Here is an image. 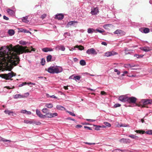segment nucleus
I'll return each instance as SVG.
<instances>
[{"mask_svg": "<svg viewBox=\"0 0 152 152\" xmlns=\"http://www.w3.org/2000/svg\"><path fill=\"white\" fill-rule=\"evenodd\" d=\"M45 106L48 108H51L53 107V104L51 103H47L46 104Z\"/></svg>", "mask_w": 152, "mask_h": 152, "instance_id": "5701e85b", "label": "nucleus"}, {"mask_svg": "<svg viewBox=\"0 0 152 152\" xmlns=\"http://www.w3.org/2000/svg\"><path fill=\"white\" fill-rule=\"evenodd\" d=\"M93 31H94V29L89 28L88 30V32L89 33H92L93 32Z\"/></svg>", "mask_w": 152, "mask_h": 152, "instance_id": "4c0bfd02", "label": "nucleus"}, {"mask_svg": "<svg viewBox=\"0 0 152 152\" xmlns=\"http://www.w3.org/2000/svg\"><path fill=\"white\" fill-rule=\"evenodd\" d=\"M135 132H136L137 133H139L142 134H144L145 132V131L140 130H136V131H135Z\"/></svg>", "mask_w": 152, "mask_h": 152, "instance_id": "b1692460", "label": "nucleus"}, {"mask_svg": "<svg viewBox=\"0 0 152 152\" xmlns=\"http://www.w3.org/2000/svg\"><path fill=\"white\" fill-rule=\"evenodd\" d=\"M47 71L50 73L53 74V66L49 67Z\"/></svg>", "mask_w": 152, "mask_h": 152, "instance_id": "dca6fc26", "label": "nucleus"}, {"mask_svg": "<svg viewBox=\"0 0 152 152\" xmlns=\"http://www.w3.org/2000/svg\"><path fill=\"white\" fill-rule=\"evenodd\" d=\"M3 18L6 20H9V18L5 15L3 16Z\"/></svg>", "mask_w": 152, "mask_h": 152, "instance_id": "bf43d9fd", "label": "nucleus"}, {"mask_svg": "<svg viewBox=\"0 0 152 152\" xmlns=\"http://www.w3.org/2000/svg\"><path fill=\"white\" fill-rule=\"evenodd\" d=\"M110 25H111V24H106L104 25L103 26V27L105 29H107L108 28V27H109L110 26Z\"/></svg>", "mask_w": 152, "mask_h": 152, "instance_id": "e433bc0d", "label": "nucleus"}, {"mask_svg": "<svg viewBox=\"0 0 152 152\" xmlns=\"http://www.w3.org/2000/svg\"><path fill=\"white\" fill-rule=\"evenodd\" d=\"M56 108L57 109L61 110H64L65 109L64 107L60 105H57Z\"/></svg>", "mask_w": 152, "mask_h": 152, "instance_id": "f3484780", "label": "nucleus"}, {"mask_svg": "<svg viewBox=\"0 0 152 152\" xmlns=\"http://www.w3.org/2000/svg\"><path fill=\"white\" fill-rule=\"evenodd\" d=\"M20 44L23 45H25L26 44V43L25 41H20Z\"/></svg>", "mask_w": 152, "mask_h": 152, "instance_id": "5fc2aeb1", "label": "nucleus"}, {"mask_svg": "<svg viewBox=\"0 0 152 152\" xmlns=\"http://www.w3.org/2000/svg\"><path fill=\"white\" fill-rule=\"evenodd\" d=\"M104 123L105 125H106L108 127H110L111 126L110 124L107 122H104Z\"/></svg>", "mask_w": 152, "mask_h": 152, "instance_id": "c03bdc74", "label": "nucleus"}, {"mask_svg": "<svg viewBox=\"0 0 152 152\" xmlns=\"http://www.w3.org/2000/svg\"><path fill=\"white\" fill-rule=\"evenodd\" d=\"M42 112L46 114H47L49 112V110L47 108H44L42 110Z\"/></svg>", "mask_w": 152, "mask_h": 152, "instance_id": "412c9836", "label": "nucleus"}, {"mask_svg": "<svg viewBox=\"0 0 152 152\" xmlns=\"http://www.w3.org/2000/svg\"><path fill=\"white\" fill-rule=\"evenodd\" d=\"M116 54V53H114L113 51L107 52L105 53V56L107 57H109Z\"/></svg>", "mask_w": 152, "mask_h": 152, "instance_id": "9b49d317", "label": "nucleus"}, {"mask_svg": "<svg viewBox=\"0 0 152 152\" xmlns=\"http://www.w3.org/2000/svg\"><path fill=\"white\" fill-rule=\"evenodd\" d=\"M147 134L152 135V130H149L145 132Z\"/></svg>", "mask_w": 152, "mask_h": 152, "instance_id": "a19ab883", "label": "nucleus"}, {"mask_svg": "<svg viewBox=\"0 0 152 152\" xmlns=\"http://www.w3.org/2000/svg\"><path fill=\"white\" fill-rule=\"evenodd\" d=\"M131 50H128L127 48H126L125 50V53L126 55L127 54L129 53V52H128V51H130Z\"/></svg>", "mask_w": 152, "mask_h": 152, "instance_id": "de8ad7c7", "label": "nucleus"}, {"mask_svg": "<svg viewBox=\"0 0 152 152\" xmlns=\"http://www.w3.org/2000/svg\"><path fill=\"white\" fill-rule=\"evenodd\" d=\"M114 71L115 72H117V74L118 75H119L120 73V72H119L117 69H114Z\"/></svg>", "mask_w": 152, "mask_h": 152, "instance_id": "864d4df0", "label": "nucleus"}, {"mask_svg": "<svg viewBox=\"0 0 152 152\" xmlns=\"http://www.w3.org/2000/svg\"><path fill=\"white\" fill-rule=\"evenodd\" d=\"M8 33L10 35H12L14 34L15 32L14 30L10 29L8 31Z\"/></svg>", "mask_w": 152, "mask_h": 152, "instance_id": "bb28decb", "label": "nucleus"}, {"mask_svg": "<svg viewBox=\"0 0 152 152\" xmlns=\"http://www.w3.org/2000/svg\"><path fill=\"white\" fill-rule=\"evenodd\" d=\"M24 122L25 123H26L27 124H32V123H33L32 121H30L28 120H25L24 121Z\"/></svg>", "mask_w": 152, "mask_h": 152, "instance_id": "473e14b6", "label": "nucleus"}, {"mask_svg": "<svg viewBox=\"0 0 152 152\" xmlns=\"http://www.w3.org/2000/svg\"><path fill=\"white\" fill-rule=\"evenodd\" d=\"M121 106V104H116L114 105V107L115 108H116L118 107H120Z\"/></svg>", "mask_w": 152, "mask_h": 152, "instance_id": "09e8293b", "label": "nucleus"}, {"mask_svg": "<svg viewBox=\"0 0 152 152\" xmlns=\"http://www.w3.org/2000/svg\"><path fill=\"white\" fill-rule=\"evenodd\" d=\"M129 137L132 138L133 139H136V138H137L138 137L137 136H136L135 135H134L133 134H131V135H129Z\"/></svg>", "mask_w": 152, "mask_h": 152, "instance_id": "c756f323", "label": "nucleus"}, {"mask_svg": "<svg viewBox=\"0 0 152 152\" xmlns=\"http://www.w3.org/2000/svg\"><path fill=\"white\" fill-rule=\"evenodd\" d=\"M95 9H96V14L98 13L99 12L98 8L97 7H96Z\"/></svg>", "mask_w": 152, "mask_h": 152, "instance_id": "052dcab7", "label": "nucleus"}, {"mask_svg": "<svg viewBox=\"0 0 152 152\" xmlns=\"http://www.w3.org/2000/svg\"><path fill=\"white\" fill-rule=\"evenodd\" d=\"M27 111L25 110H22L21 111V113H26Z\"/></svg>", "mask_w": 152, "mask_h": 152, "instance_id": "e2e57ef3", "label": "nucleus"}, {"mask_svg": "<svg viewBox=\"0 0 152 152\" xmlns=\"http://www.w3.org/2000/svg\"><path fill=\"white\" fill-rule=\"evenodd\" d=\"M16 73H14L13 72L9 73L7 74H1V77L2 78H4L7 80L10 79L14 76H15Z\"/></svg>", "mask_w": 152, "mask_h": 152, "instance_id": "f03ea898", "label": "nucleus"}, {"mask_svg": "<svg viewBox=\"0 0 152 152\" xmlns=\"http://www.w3.org/2000/svg\"><path fill=\"white\" fill-rule=\"evenodd\" d=\"M36 111L37 115L40 118H43L45 117L46 115H42L40 111L38 109H36Z\"/></svg>", "mask_w": 152, "mask_h": 152, "instance_id": "9d476101", "label": "nucleus"}, {"mask_svg": "<svg viewBox=\"0 0 152 152\" xmlns=\"http://www.w3.org/2000/svg\"><path fill=\"white\" fill-rule=\"evenodd\" d=\"M67 112L71 115L74 116H75V114L72 112L69 111H67Z\"/></svg>", "mask_w": 152, "mask_h": 152, "instance_id": "a18cd8bd", "label": "nucleus"}, {"mask_svg": "<svg viewBox=\"0 0 152 152\" xmlns=\"http://www.w3.org/2000/svg\"><path fill=\"white\" fill-rule=\"evenodd\" d=\"M68 86H64V88L65 90H68Z\"/></svg>", "mask_w": 152, "mask_h": 152, "instance_id": "774afa93", "label": "nucleus"}, {"mask_svg": "<svg viewBox=\"0 0 152 152\" xmlns=\"http://www.w3.org/2000/svg\"><path fill=\"white\" fill-rule=\"evenodd\" d=\"M127 97L124 96H121L119 97L118 100L123 102L127 101Z\"/></svg>", "mask_w": 152, "mask_h": 152, "instance_id": "1a4fd4ad", "label": "nucleus"}, {"mask_svg": "<svg viewBox=\"0 0 152 152\" xmlns=\"http://www.w3.org/2000/svg\"><path fill=\"white\" fill-rule=\"evenodd\" d=\"M143 32L145 33H147L149 32L150 30L148 28H143Z\"/></svg>", "mask_w": 152, "mask_h": 152, "instance_id": "4be33fe9", "label": "nucleus"}, {"mask_svg": "<svg viewBox=\"0 0 152 152\" xmlns=\"http://www.w3.org/2000/svg\"><path fill=\"white\" fill-rule=\"evenodd\" d=\"M86 120L88 121L93 122L95 121L94 120L91 119H86Z\"/></svg>", "mask_w": 152, "mask_h": 152, "instance_id": "680f3d73", "label": "nucleus"}, {"mask_svg": "<svg viewBox=\"0 0 152 152\" xmlns=\"http://www.w3.org/2000/svg\"><path fill=\"white\" fill-rule=\"evenodd\" d=\"M119 141L121 143H129L130 142V140L129 139H128L124 138H123L121 139H120Z\"/></svg>", "mask_w": 152, "mask_h": 152, "instance_id": "423d86ee", "label": "nucleus"}, {"mask_svg": "<svg viewBox=\"0 0 152 152\" xmlns=\"http://www.w3.org/2000/svg\"><path fill=\"white\" fill-rule=\"evenodd\" d=\"M63 71V69L60 66H53V74L58 73L61 72Z\"/></svg>", "mask_w": 152, "mask_h": 152, "instance_id": "39448f33", "label": "nucleus"}, {"mask_svg": "<svg viewBox=\"0 0 152 152\" xmlns=\"http://www.w3.org/2000/svg\"><path fill=\"white\" fill-rule=\"evenodd\" d=\"M59 49L62 51H64L65 50V48L63 46H59Z\"/></svg>", "mask_w": 152, "mask_h": 152, "instance_id": "c9c22d12", "label": "nucleus"}, {"mask_svg": "<svg viewBox=\"0 0 152 152\" xmlns=\"http://www.w3.org/2000/svg\"><path fill=\"white\" fill-rule=\"evenodd\" d=\"M42 50L44 52H47L48 51H52L53 50V49L52 48H44L42 49Z\"/></svg>", "mask_w": 152, "mask_h": 152, "instance_id": "2eb2a0df", "label": "nucleus"}, {"mask_svg": "<svg viewBox=\"0 0 152 152\" xmlns=\"http://www.w3.org/2000/svg\"><path fill=\"white\" fill-rule=\"evenodd\" d=\"M0 141H2L4 142H11V141L9 140H7L6 139H5L4 138H2V137H0Z\"/></svg>", "mask_w": 152, "mask_h": 152, "instance_id": "7c9ffc66", "label": "nucleus"}, {"mask_svg": "<svg viewBox=\"0 0 152 152\" xmlns=\"http://www.w3.org/2000/svg\"><path fill=\"white\" fill-rule=\"evenodd\" d=\"M58 115V114L56 113H51L52 118L57 116Z\"/></svg>", "mask_w": 152, "mask_h": 152, "instance_id": "ea45409f", "label": "nucleus"}, {"mask_svg": "<svg viewBox=\"0 0 152 152\" xmlns=\"http://www.w3.org/2000/svg\"><path fill=\"white\" fill-rule=\"evenodd\" d=\"M25 97V96H22L21 95L19 94H16L14 96V98L15 99H17L18 98H24Z\"/></svg>", "mask_w": 152, "mask_h": 152, "instance_id": "aec40b11", "label": "nucleus"}, {"mask_svg": "<svg viewBox=\"0 0 152 152\" xmlns=\"http://www.w3.org/2000/svg\"><path fill=\"white\" fill-rule=\"evenodd\" d=\"M80 64L82 66H84L86 65V62L84 60H81L80 62Z\"/></svg>", "mask_w": 152, "mask_h": 152, "instance_id": "a878e982", "label": "nucleus"}, {"mask_svg": "<svg viewBox=\"0 0 152 152\" xmlns=\"http://www.w3.org/2000/svg\"><path fill=\"white\" fill-rule=\"evenodd\" d=\"M28 17L26 16V17H24L23 19H22V20L24 22H25L26 23H27L28 22Z\"/></svg>", "mask_w": 152, "mask_h": 152, "instance_id": "c85d7f7f", "label": "nucleus"}, {"mask_svg": "<svg viewBox=\"0 0 152 152\" xmlns=\"http://www.w3.org/2000/svg\"><path fill=\"white\" fill-rule=\"evenodd\" d=\"M102 44L105 46H106L107 45V43L105 42H102Z\"/></svg>", "mask_w": 152, "mask_h": 152, "instance_id": "0e129e2a", "label": "nucleus"}, {"mask_svg": "<svg viewBox=\"0 0 152 152\" xmlns=\"http://www.w3.org/2000/svg\"><path fill=\"white\" fill-rule=\"evenodd\" d=\"M106 128V126H98L96 125V130H99L100 129L104 128Z\"/></svg>", "mask_w": 152, "mask_h": 152, "instance_id": "a211bd4d", "label": "nucleus"}, {"mask_svg": "<svg viewBox=\"0 0 152 152\" xmlns=\"http://www.w3.org/2000/svg\"><path fill=\"white\" fill-rule=\"evenodd\" d=\"M82 126L80 125H77L75 127L76 128H81L82 127Z\"/></svg>", "mask_w": 152, "mask_h": 152, "instance_id": "13d9d810", "label": "nucleus"}, {"mask_svg": "<svg viewBox=\"0 0 152 152\" xmlns=\"http://www.w3.org/2000/svg\"><path fill=\"white\" fill-rule=\"evenodd\" d=\"M142 103V104H136V105L139 107H147L146 105L151 104V103L150 100L148 99L143 100Z\"/></svg>", "mask_w": 152, "mask_h": 152, "instance_id": "7ed1b4c3", "label": "nucleus"}, {"mask_svg": "<svg viewBox=\"0 0 152 152\" xmlns=\"http://www.w3.org/2000/svg\"><path fill=\"white\" fill-rule=\"evenodd\" d=\"M75 48H78L80 50H82L84 49V47L82 45H76L75 47Z\"/></svg>", "mask_w": 152, "mask_h": 152, "instance_id": "cd10ccee", "label": "nucleus"}, {"mask_svg": "<svg viewBox=\"0 0 152 152\" xmlns=\"http://www.w3.org/2000/svg\"><path fill=\"white\" fill-rule=\"evenodd\" d=\"M128 73V72L126 71H124L123 72V74L122 75V76H124L125 74H127Z\"/></svg>", "mask_w": 152, "mask_h": 152, "instance_id": "338daca9", "label": "nucleus"}, {"mask_svg": "<svg viewBox=\"0 0 152 152\" xmlns=\"http://www.w3.org/2000/svg\"><path fill=\"white\" fill-rule=\"evenodd\" d=\"M27 83L26 82H24V83H23L22 84H21V85H19V86L20 87H21L23 86V85H26V84H27Z\"/></svg>", "mask_w": 152, "mask_h": 152, "instance_id": "6e6d98bb", "label": "nucleus"}, {"mask_svg": "<svg viewBox=\"0 0 152 152\" xmlns=\"http://www.w3.org/2000/svg\"><path fill=\"white\" fill-rule=\"evenodd\" d=\"M128 66H129L130 68H132L133 67H134L135 66H138V65H134V64L131 65L130 64H129L128 65Z\"/></svg>", "mask_w": 152, "mask_h": 152, "instance_id": "8fccbe9b", "label": "nucleus"}, {"mask_svg": "<svg viewBox=\"0 0 152 152\" xmlns=\"http://www.w3.org/2000/svg\"><path fill=\"white\" fill-rule=\"evenodd\" d=\"M140 49L142 50L145 52H148L149 51L151 50L149 47H142L140 48Z\"/></svg>", "mask_w": 152, "mask_h": 152, "instance_id": "4468645a", "label": "nucleus"}, {"mask_svg": "<svg viewBox=\"0 0 152 152\" xmlns=\"http://www.w3.org/2000/svg\"><path fill=\"white\" fill-rule=\"evenodd\" d=\"M64 18V15L62 14L56 15L55 16V18L58 20H61Z\"/></svg>", "mask_w": 152, "mask_h": 152, "instance_id": "ddd939ff", "label": "nucleus"}, {"mask_svg": "<svg viewBox=\"0 0 152 152\" xmlns=\"http://www.w3.org/2000/svg\"><path fill=\"white\" fill-rule=\"evenodd\" d=\"M4 112L6 114H8L9 115H10L11 113H13V112L9 110H5Z\"/></svg>", "mask_w": 152, "mask_h": 152, "instance_id": "2f4dec72", "label": "nucleus"}, {"mask_svg": "<svg viewBox=\"0 0 152 152\" xmlns=\"http://www.w3.org/2000/svg\"><path fill=\"white\" fill-rule=\"evenodd\" d=\"M134 56L136 57L137 58H140L139 55L138 54H136L134 55Z\"/></svg>", "mask_w": 152, "mask_h": 152, "instance_id": "69168bd1", "label": "nucleus"}, {"mask_svg": "<svg viewBox=\"0 0 152 152\" xmlns=\"http://www.w3.org/2000/svg\"><path fill=\"white\" fill-rule=\"evenodd\" d=\"M46 115H48L47 117L49 118H52L51 113L49 112Z\"/></svg>", "mask_w": 152, "mask_h": 152, "instance_id": "37998d69", "label": "nucleus"}, {"mask_svg": "<svg viewBox=\"0 0 152 152\" xmlns=\"http://www.w3.org/2000/svg\"><path fill=\"white\" fill-rule=\"evenodd\" d=\"M95 8H94L93 9H92V10L91 11V13L92 15L95 14Z\"/></svg>", "mask_w": 152, "mask_h": 152, "instance_id": "3c124183", "label": "nucleus"}, {"mask_svg": "<svg viewBox=\"0 0 152 152\" xmlns=\"http://www.w3.org/2000/svg\"><path fill=\"white\" fill-rule=\"evenodd\" d=\"M7 13L10 15H12L15 13V11H14L9 9L7 10Z\"/></svg>", "mask_w": 152, "mask_h": 152, "instance_id": "6ab92c4d", "label": "nucleus"}, {"mask_svg": "<svg viewBox=\"0 0 152 152\" xmlns=\"http://www.w3.org/2000/svg\"><path fill=\"white\" fill-rule=\"evenodd\" d=\"M114 33L116 34H119L121 35H124L125 34V32L120 29H117L114 32Z\"/></svg>", "mask_w": 152, "mask_h": 152, "instance_id": "6e6552de", "label": "nucleus"}, {"mask_svg": "<svg viewBox=\"0 0 152 152\" xmlns=\"http://www.w3.org/2000/svg\"><path fill=\"white\" fill-rule=\"evenodd\" d=\"M100 94L102 95L103 96H106L107 95V93L106 92H105L104 91H101L100 93Z\"/></svg>", "mask_w": 152, "mask_h": 152, "instance_id": "79ce46f5", "label": "nucleus"}, {"mask_svg": "<svg viewBox=\"0 0 152 152\" xmlns=\"http://www.w3.org/2000/svg\"><path fill=\"white\" fill-rule=\"evenodd\" d=\"M27 48L26 46L23 47L19 45L14 47L12 44L9 46L1 47L0 49V68L4 64H7L9 61L14 66L17 65L20 61L17 55L31 52ZM35 50L32 48L31 51H35Z\"/></svg>", "mask_w": 152, "mask_h": 152, "instance_id": "f257e3e1", "label": "nucleus"}, {"mask_svg": "<svg viewBox=\"0 0 152 152\" xmlns=\"http://www.w3.org/2000/svg\"><path fill=\"white\" fill-rule=\"evenodd\" d=\"M137 100V99L134 97H128L127 102L129 103H135Z\"/></svg>", "mask_w": 152, "mask_h": 152, "instance_id": "20e7f679", "label": "nucleus"}, {"mask_svg": "<svg viewBox=\"0 0 152 152\" xmlns=\"http://www.w3.org/2000/svg\"><path fill=\"white\" fill-rule=\"evenodd\" d=\"M45 61L44 58H42V59L41 63L42 65L43 66L45 65Z\"/></svg>", "mask_w": 152, "mask_h": 152, "instance_id": "72a5a7b5", "label": "nucleus"}, {"mask_svg": "<svg viewBox=\"0 0 152 152\" xmlns=\"http://www.w3.org/2000/svg\"><path fill=\"white\" fill-rule=\"evenodd\" d=\"M80 77L79 76H75L74 77V79H75V80H80Z\"/></svg>", "mask_w": 152, "mask_h": 152, "instance_id": "58836bf2", "label": "nucleus"}, {"mask_svg": "<svg viewBox=\"0 0 152 152\" xmlns=\"http://www.w3.org/2000/svg\"><path fill=\"white\" fill-rule=\"evenodd\" d=\"M78 22L77 21H71L69 22L66 25V27H69L70 26L72 25L74 27H76V25L75 24H77Z\"/></svg>", "mask_w": 152, "mask_h": 152, "instance_id": "0eeeda50", "label": "nucleus"}, {"mask_svg": "<svg viewBox=\"0 0 152 152\" xmlns=\"http://www.w3.org/2000/svg\"><path fill=\"white\" fill-rule=\"evenodd\" d=\"M95 52V50L94 48H92L90 49H88L86 53L88 54H94Z\"/></svg>", "mask_w": 152, "mask_h": 152, "instance_id": "f8f14e48", "label": "nucleus"}, {"mask_svg": "<svg viewBox=\"0 0 152 152\" xmlns=\"http://www.w3.org/2000/svg\"><path fill=\"white\" fill-rule=\"evenodd\" d=\"M52 58V56L51 55H49L47 57V61L48 62H49L51 61V59Z\"/></svg>", "mask_w": 152, "mask_h": 152, "instance_id": "393cba45", "label": "nucleus"}, {"mask_svg": "<svg viewBox=\"0 0 152 152\" xmlns=\"http://www.w3.org/2000/svg\"><path fill=\"white\" fill-rule=\"evenodd\" d=\"M96 31H97L98 32H99L100 33H102V32H104V29L99 30L98 29H96Z\"/></svg>", "mask_w": 152, "mask_h": 152, "instance_id": "49530a36", "label": "nucleus"}, {"mask_svg": "<svg viewBox=\"0 0 152 152\" xmlns=\"http://www.w3.org/2000/svg\"><path fill=\"white\" fill-rule=\"evenodd\" d=\"M46 14H44L42 15L41 16V18H42V19H43L45 18L46 17Z\"/></svg>", "mask_w": 152, "mask_h": 152, "instance_id": "603ef678", "label": "nucleus"}, {"mask_svg": "<svg viewBox=\"0 0 152 152\" xmlns=\"http://www.w3.org/2000/svg\"><path fill=\"white\" fill-rule=\"evenodd\" d=\"M32 122V124H35L37 125H40L41 124V123L39 121H33Z\"/></svg>", "mask_w": 152, "mask_h": 152, "instance_id": "f704fd0d", "label": "nucleus"}, {"mask_svg": "<svg viewBox=\"0 0 152 152\" xmlns=\"http://www.w3.org/2000/svg\"><path fill=\"white\" fill-rule=\"evenodd\" d=\"M5 88H6L7 89H13L15 88V87L14 86H13L12 88H10L9 86H5Z\"/></svg>", "mask_w": 152, "mask_h": 152, "instance_id": "4d7b16f0", "label": "nucleus"}]
</instances>
